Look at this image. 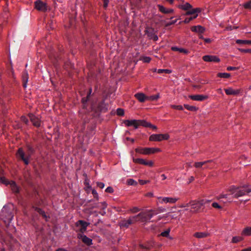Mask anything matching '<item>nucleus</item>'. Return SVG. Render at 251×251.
<instances>
[{
  "label": "nucleus",
  "instance_id": "nucleus-4",
  "mask_svg": "<svg viewBox=\"0 0 251 251\" xmlns=\"http://www.w3.org/2000/svg\"><path fill=\"white\" fill-rule=\"evenodd\" d=\"M136 152L143 154L149 155L160 152L161 151L159 148H142L138 147L135 150Z\"/></svg>",
  "mask_w": 251,
  "mask_h": 251
},
{
  "label": "nucleus",
  "instance_id": "nucleus-46",
  "mask_svg": "<svg viewBox=\"0 0 251 251\" xmlns=\"http://www.w3.org/2000/svg\"><path fill=\"white\" fill-rule=\"evenodd\" d=\"M13 218V215L12 214L11 212H10L8 213L7 218H6V219L4 220V221L6 222V221H8L9 222H10Z\"/></svg>",
  "mask_w": 251,
  "mask_h": 251
},
{
  "label": "nucleus",
  "instance_id": "nucleus-9",
  "mask_svg": "<svg viewBox=\"0 0 251 251\" xmlns=\"http://www.w3.org/2000/svg\"><path fill=\"white\" fill-rule=\"evenodd\" d=\"M138 221L137 219V216H132L129 217L127 220H124L120 223V227H128L132 224Z\"/></svg>",
  "mask_w": 251,
  "mask_h": 251
},
{
  "label": "nucleus",
  "instance_id": "nucleus-48",
  "mask_svg": "<svg viewBox=\"0 0 251 251\" xmlns=\"http://www.w3.org/2000/svg\"><path fill=\"white\" fill-rule=\"evenodd\" d=\"M125 113L124 109L122 108H118L117 109V114L119 116H124Z\"/></svg>",
  "mask_w": 251,
  "mask_h": 251
},
{
  "label": "nucleus",
  "instance_id": "nucleus-55",
  "mask_svg": "<svg viewBox=\"0 0 251 251\" xmlns=\"http://www.w3.org/2000/svg\"><path fill=\"white\" fill-rule=\"evenodd\" d=\"M105 192L109 193H112L114 192V190L112 187L109 186L105 189Z\"/></svg>",
  "mask_w": 251,
  "mask_h": 251
},
{
  "label": "nucleus",
  "instance_id": "nucleus-42",
  "mask_svg": "<svg viewBox=\"0 0 251 251\" xmlns=\"http://www.w3.org/2000/svg\"><path fill=\"white\" fill-rule=\"evenodd\" d=\"M170 106L171 108H172L173 109L178 110H182L183 109V106L181 105H176L172 104V105H171Z\"/></svg>",
  "mask_w": 251,
  "mask_h": 251
},
{
  "label": "nucleus",
  "instance_id": "nucleus-45",
  "mask_svg": "<svg viewBox=\"0 0 251 251\" xmlns=\"http://www.w3.org/2000/svg\"><path fill=\"white\" fill-rule=\"evenodd\" d=\"M127 183L129 185H136L137 183L133 179H129L127 180Z\"/></svg>",
  "mask_w": 251,
  "mask_h": 251
},
{
  "label": "nucleus",
  "instance_id": "nucleus-44",
  "mask_svg": "<svg viewBox=\"0 0 251 251\" xmlns=\"http://www.w3.org/2000/svg\"><path fill=\"white\" fill-rule=\"evenodd\" d=\"M91 93H92V89H91V88H90V89H89V94H88V95H87V97H86V98H82V99L81 101H82V102L83 103H85L87 101L88 99V98H89V97L90 95H91Z\"/></svg>",
  "mask_w": 251,
  "mask_h": 251
},
{
  "label": "nucleus",
  "instance_id": "nucleus-14",
  "mask_svg": "<svg viewBox=\"0 0 251 251\" xmlns=\"http://www.w3.org/2000/svg\"><path fill=\"white\" fill-rule=\"evenodd\" d=\"M77 237L87 246H90L92 244V240L84 234H77Z\"/></svg>",
  "mask_w": 251,
  "mask_h": 251
},
{
  "label": "nucleus",
  "instance_id": "nucleus-1",
  "mask_svg": "<svg viewBox=\"0 0 251 251\" xmlns=\"http://www.w3.org/2000/svg\"><path fill=\"white\" fill-rule=\"evenodd\" d=\"M164 210L165 209L164 208L162 209L159 208L156 210H148L140 213L138 215H136V216H137V219L138 220V221H140L142 222H148L150 221L154 216L157 215L160 212L164 211Z\"/></svg>",
  "mask_w": 251,
  "mask_h": 251
},
{
  "label": "nucleus",
  "instance_id": "nucleus-39",
  "mask_svg": "<svg viewBox=\"0 0 251 251\" xmlns=\"http://www.w3.org/2000/svg\"><path fill=\"white\" fill-rule=\"evenodd\" d=\"M144 123H145L143 124V126H145V127H150L151 128L153 129H157L156 126H155L154 125H151V124H150L149 123H148V122H146L145 121H144Z\"/></svg>",
  "mask_w": 251,
  "mask_h": 251
},
{
  "label": "nucleus",
  "instance_id": "nucleus-41",
  "mask_svg": "<svg viewBox=\"0 0 251 251\" xmlns=\"http://www.w3.org/2000/svg\"><path fill=\"white\" fill-rule=\"evenodd\" d=\"M170 232V229H168L166 230L165 231L162 232L160 234V235L163 237H168L169 236Z\"/></svg>",
  "mask_w": 251,
  "mask_h": 251
},
{
  "label": "nucleus",
  "instance_id": "nucleus-2",
  "mask_svg": "<svg viewBox=\"0 0 251 251\" xmlns=\"http://www.w3.org/2000/svg\"><path fill=\"white\" fill-rule=\"evenodd\" d=\"M229 192L234 198H238L245 195H250L251 193V187L247 186L236 187L231 186L229 189Z\"/></svg>",
  "mask_w": 251,
  "mask_h": 251
},
{
  "label": "nucleus",
  "instance_id": "nucleus-36",
  "mask_svg": "<svg viewBox=\"0 0 251 251\" xmlns=\"http://www.w3.org/2000/svg\"><path fill=\"white\" fill-rule=\"evenodd\" d=\"M184 106L186 109L191 111H196L198 109L196 106L189 105L188 104H184Z\"/></svg>",
  "mask_w": 251,
  "mask_h": 251
},
{
  "label": "nucleus",
  "instance_id": "nucleus-5",
  "mask_svg": "<svg viewBox=\"0 0 251 251\" xmlns=\"http://www.w3.org/2000/svg\"><path fill=\"white\" fill-rule=\"evenodd\" d=\"M210 201L209 200H202L200 201H192L190 202L189 205L191 206V209L194 212H198L204 204Z\"/></svg>",
  "mask_w": 251,
  "mask_h": 251
},
{
  "label": "nucleus",
  "instance_id": "nucleus-31",
  "mask_svg": "<svg viewBox=\"0 0 251 251\" xmlns=\"http://www.w3.org/2000/svg\"><path fill=\"white\" fill-rule=\"evenodd\" d=\"M236 43L238 44L251 45V40H243L238 39L236 41Z\"/></svg>",
  "mask_w": 251,
  "mask_h": 251
},
{
  "label": "nucleus",
  "instance_id": "nucleus-53",
  "mask_svg": "<svg viewBox=\"0 0 251 251\" xmlns=\"http://www.w3.org/2000/svg\"><path fill=\"white\" fill-rule=\"evenodd\" d=\"M131 213H134L140 211V209L137 207H134L130 210Z\"/></svg>",
  "mask_w": 251,
  "mask_h": 251
},
{
  "label": "nucleus",
  "instance_id": "nucleus-29",
  "mask_svg": "<svg viewBox=\"0 0 251 251\" xmlns=\"http://www.w3.org/2000/svg\"><path fill=\"white\" fill-rule=\"evenodd\" d=\"M132 160L133 162H134L135 163H137L141 165H144L146 160L143 158H135L134 157H133Z\"/></svg>",
  "mask_w": 251,
  "mask_h": 251
},
{
  "label": "nucleus",
  "instance_id": "nucleus-15",
  "mask_svg": "<svg viewBox=\"0 0 251 251\" xmlns=\"http://www.w3.org/2000/svg\"><path fill=\"white\" fill-rule=\"evenodd\" d=\"M29 117L30 118L31 122L32 123L33 125L35 126L39 127L40 126L41 122L40 119L38 117H37L32 114H29Z\"/></svg>",
  "mask_w": 251,
  "mask_h": 251
},
{
  "label": "nucleus",
  "instance_id": "nucleus-59",
  "mask_svg": "<svg viewBox=\"0 0 251 251\" xmlns=\"http://www.w3.org/2000/svg\"><path fill=\"white\" fill-rule=\"evenodd\" d=\"M226 70L228 71H234L237 70V68L235 67L229 66L227 67Z\"/></svg>",
  "mask_w": 251,
  "mask_h": 251
},
{
  "label": "nucleus",
  "instance_id": "nucleus-32",
  "mask_svg": "<svg viewBox=\"0 0 251 251\" xmlns=\"http://www.w3.org/2000/svg\"><path fill=\"white\" fill-rule=\"evenodd\" d=\"M160 98L159 94L148 97V100L154 101L157 100Z\"/></svg>",
  "mask_w": 251,
  "mask_h": 251
},
{
  "label": "nucleus",
  "instance_id": "nucleus-60",
  "mask_svg": "<svg viewBox=\"0 0 251 251\" xmlns=\"http://www.w3.org/2000/svg\"><path fill=\"white\" fill-rule=\"evenodd\" d=\"M239 50L244 53L250 52L251 53V49H239Z\"/></svg>",
  "mask_w": 251,
  "mask_h": 251
},
{
  "label": "nucleus",
  "instance_id": "nucleus-64",
  "mask_svg": "<svg viewBox=\"0 0 251 251\" xmlns=\"http://www.w3.org/2000/svg\"><path fill=\"white\" fill-rule=\"evenodd\" d=\"M241 251H251V247H249L248 248L244 249L242 250Z\"/></svg>",
  "mask_w": 251,
  "mask_h": 251
},
{
  "label": "nucleus",
  "instance_id": "nucleus-56",
  "mask_svg": "<svg viewBox=\"0 0 251 251\" xmlns=\"http://www.w3.org/2000/svg\"><path fill=\"white\" fill-rule=\"evenodd\" d=\"M177 20V19H176L175 20H172V21H171V22H170L169 23H167L166 24V26H170V25H172L175 24L176 23Z\"/></svg>",
  "mask_w": 251,
  "mask_h": 251
},
{
  "label": "nucleus",
  "instance_id": "nucleus-35",
  "mask_svg": "<svg viewBox=\"0 0 251 251\" xmlns=\"http://www.w3.org/2000/svg\"><path fill=\"white\" fill-rule=\"evenodd\" d=\"M172 71L171 70L169 69H158L157 73L158 74H163L165 73L167 74H170L172 73Z\"/></svg>",
  "mask_w": 251,
  "mask_h": 251
},
{
  "label": "nucleus",
  "instance_id": "nucleus-54",
  "mask_svg": "<svg viewBox=\"0 0 251 251\" xmlns=\"http://www.w3.org/2000/svg\"><path fill=\"white\" fill-rule=\"evenodd\" d=\"M21 121L25 123V124H27L28 122V119L25 116H22L21 118Z\"/></svg>",
  "mask_w": 251,
  "mask_h": 251
},
{
  "label": "nucleus",
  "instance_id": "nucleus-63",
  "mask_svg": "<svg viewBox=\"0 0 251 251\" xmlns=\"http://www.w3.org/2000/svg\"><path fill=\"white\" fill-rule=\"evenodd\" d=\"M204 41L206 43H210L212 41L211 39L210 38H204Z\"/></svg>",
  "mask_w": 251,
  "mask_h": 251
},
{
  "label": "nucleus",
  "instance_id": "nucleus-47",
  "mask_svg": "<svg viewBox=\"0 0 251 251\" xmlns=\"http://www.w3.org/2000/svg\"><path fill=\"white\" fill-rule=\"evenodd\" d=\"M140 246L142 248L146 249H149L151 247H152L153 244L152 243H151L145 245H144L142 244V245H140Z\"/></svg>",
  "mask_w": 251,
  "mask_h": 251
},
{
  "label": "nucleus",
  "instance_id": "nucleus-52",
  "mask_svg": "<svg viewBox=\"0 0 251 251\" xmlns=\"http://www.w3.org/2000/svg\"><path fill=\"white\" fill-rule=\"evenodd\" d=\"M244 7L246 9H251V2L250 1L244 4Z\"/></svg>",
  "mask_w": 251,
  "mask_h": 251
},
{
  "label": "nucleus",
  "instance_id": "nucleus-17",
  "mask_svg": "<svg viewBox=\"0 0 251 251\" xmlns=\"http://www.w3.org/2000/svg\"><path fill=\"white\" fill-rule=\"evenodd\" d=\"M189 98L193 100L201 101L207 99L208 98V97L207 96H204L203 95H191L189 96Z\"/></svg>",
  "mask_w": 251,
  "mask_h": 251
},
{
  "label": "nucleus",
  "instance_id": "nucleus-23",
  "mask_svg": "<svg viewBox=\"0 0 251 251\" xmlns=\"http://www.w3.org/2000/svg\"><path fill=\"white\" fill-rule=\"evenodd\" d=\"M201 11H202L201 8L198 7V8H196L194 9H192L189 11H188L186 13V15H193V16H194V15H196V14H198L199 13H201Z\"/></svg>",
  "mask_w": 251,
  "mask_h": 251
},
{
  "label": "nucleus",
  "instance_id": "nucleus-8",
  "mask_svg": "<svg viewBox=\"0 0 251 251\" xmlns=\"http://www.w3.org/2000/svg\"><path fill=\"white\" fill-rule=\"evenodd\" d=\"M213 163L212 160H207L202 162H196L194 164V166L197 168H202L203 166H204L203 169H212L214 167L213 164H210Z\"/></svg>",
  "mask_w": 251,
  "mask_h": 251
},
{
  "label": "nucleus",
  "instance_id": "nucleus-49",
  "mask_svg": "<svg viewBox=\"0 0 251 251\" xmlns=\"http://www.w3.org/2000/svg\"><path fill=\"white\" fill-rule=\"evenodd\" d=\"M154 163L151 160L147 161L145 160V164L144 165L148 166L149 167H152L153 166Z\"/></svg>",
  "mask_w": 251,
  "mask_h": 251
},
{
  "label": "nucleus",
  "instance_id": "nucleus-38",
  "mask_svg": "<svg viewBox=\"0 0 251 251\" xmlns=\"http://www.w3.org/2000/svg\"><path fill=\"white\" fill-rule=\"evenodd\" d=\"M243 238L240 236H234L233 237L232 239V243H237L240 241L243 240Z\"/></svg>",
  "mask_w": 251,
  "mask_h": 251
},
{
  "label": "nucleus",
  "instance_id": "nucleus-58",
  "mask_svg": "<svg viewBox=\"0 0 251 251\" xmlns=\"http://www.w3.org/2000/svg\"><path fill=\"white\" fill-rule=\"evenodd\" d=\"M92 193L93 194L94 198H95L96 199L98 198V197H99L98 194L95 189L92 190Z\"/></svg>",
  "mask_w": 251,
  "mask_h": 251
},
{
  "label": "nucleus",
  "instance_id": "nucleus-19",
  "mask_svg": "<svg viewBox=\"0 0 251 251\" xmlns=\"http://www.w3.org/2000/svg\"><path fill=\"white\" fill-rule=\"evenodd\" d=\"M157 7H158L159 10L162 13L169 14L174 12V10L172 8H166L161 4H158Z\"/></svg>",
  "mask_w": 251,
  "mask_h": 251
},
{
  "label": "nucleus",
  "instance_id": "nucleus-21",
  "mask_svg": "<svg viewBox=\"0 0 251 251\" xmlns=\"http://www.w3.org/2000/svg\"><path fill=\"white\" fill-rule=\"evenodd\" d=\"M22 77L23 87L25 88L27 86V83L28 80V74L26 70L23 72Z\"/></svg>",
  "mask_w": 251,
  "mask_h": 251
},
{
  "label": "nucleus",
  "instance_id": "nucleus-30",
  "mask_svg": "<svg viewBox=\"0 0 251 251\" xmlns=\"http://www.w3.org/2000/svg\"><path fill=\"white\" fill-rule=\"evenodd\" d=\"M217 76L221 78H227L230 76V74L226 73H219L217 74Z\"/></svg>",
  "mask_w": 251,
  "mask_h": 251
},
{
  "label": "nucleus",
  "instance_id": "nucleus-33",
  "mask_svg": "<svg viewBox=\"0 0 251 251\" xmlns=\"http://www.w3.org/2000/svg\"><path fill=\"white\" fill-rule=\"evenodd\" d=\"M198 16V14H196V15H195L193 16H191L190 17L186 18L184 20L183 22L186 24L189 23L192 20L196 19Z\"/></svg>",
  "mask_w": 251,
  "mask_h": 251
},
{
  "label": "nucleus",
  "instance_id": "nucleus-43",
  "mask_svg": "<svg viewBox=\"0 0 251 251\" xmlns=\"http://www.w3.org/2000/svg\"><path fill=\"white\" fill-rule=\"evenodd\" d=\"M141 60L144 63H149L151 60V58L149 56H143Z\"/></svg>",
  "mask_w": 251,
  "mask_h": 251
},
{
  "label": "nucleus",
  "instance_id": "nucleus-27",
  "mask_svg": "<svg viewBox=\"0 0 251 251\" xmlns=\"http://www.w3.org/2000/svg\"><path fill=\"white\" fill-rule=\"evenodd\" d=\"M208 234L206 232H196L194 234V236L198 238H202L207 237Z\"/></svg>",
  "mask_w": 251,
  "mask_h": 251
},
{
  "label": "nucleus",
  "instance_id": "nucleus-22",
  "mask_svg": "<svg viewBox=\"0 0 251 251\" xmlns=\"http://www.w3.org/2000/svg\"><path fill=\"white\" fill-rule=\"evenodd\" d=\"M225 91L227 95H237L240 93L239 90H234L231 87L225 89Z\"/></svg>",
  "mask_w": 251,
  "mask_h": 251
},
{
  "label": "nucleus",
  "instance_id": "nucleus-10",
  "mask_svg": "<svg viewBox=\"0 0 251 251\" xmlns=\"http://www.w3.org/2000/svg\"><path fill=\"white\" fill-rule=\"evenodd\" d=\"M89 223L83 220H78L75 223V226L79 228L80 234H84L87 229V226L89 225Z\"/></svg>",
  "mask_w": 251,
  "mask_h": 251
},
{
  "label": "nucleus",
  "instance_id": "nucleus-6",
  "mask_svg": "<svg viewBox=\"0 0 251 251\" xmlns=\"http://www.w3.org/2000/svg\"><path fill=\"white\" fill-rule=\"evenodd\" d=\"M170 137L168 133L166 134H153L149 137L150 141L160 142L162 140H167Z\"/></svg>",
  "mask_w": 251,
  "mask_h": 251
},
{
  "label": "nucleus",
  "instance_id": "nucleus-34",
  "mask_svg": "<svg viewBox=\"0 0 251 251\" xmlns=\"http://www.w3.org/2000/svg\"><path fill=\"white\" fill-rule=\"evenodd\" d=\"M35 210L38 213H39L40 214L42 215V216L45 218V219L47 218V216L45 212L44 211H43L42 209L36 207L35 208Z\"/></svg>",
  "mask_w": 251,
  "mask_h": 251
},
{
  "label": "nucleus",
  "instance_id": "nucleus-40",
  "mask_svg": "<svg viewBox=\"0 0 251 251\" xmlns=\"http://www.w3.org/2000/svg\"><path fill=\"white\" fill-rule=\"evenodd\" d=\"M0 180H1V182L2 183L5 184L6 185H10V183L11 182V181L8 180V179H7L4 177H1L0 178Z\"/></svg>",
  "mask_w": 251,
  "mask_h": 251
},
{
  "label": "nucleus",
  "instance_id": "nucleus-12",
  "mask_svg": "<svg viewBox=\"0 0 251 251\" xmlns=\"http://www.w3.org/2000/svg\"><path fill=\"white\" fill-rule=\"evenodd\" d=\"M35 8L41 11H46L47 10V6L46 3L41 0H37L34 2Z\"/></svg>",
  "mask_w": 251,
  "mask_h": 251
},
{
  "label": "nucleus",
  "instance_id": "nucleus-37",
  "mask_svg": "<svg viewBox=\"0 0 251 251\" xmlns=\"http://www.w3.org/2000/svg\"><path fill=\"white\" fill-rule=\"evenodd\" d=\"M180 7L184 10H187L191 8L192 7V5L190 3L187 2L185 4L180 6Z\"/></svg>",
  "mask_w": 251,
  "mask_h": 251
},
{
  "label": "nucleus",
  "instance_id": "nucleus-20",
  "mask_svg": "<svg viewBox=\"0 0 251 251\" xmlns=\"http://www.w3.org/2000/svg\"><path fill=\"white\" fill-rule=\"evenodd\" d=\"M228 194H221L217 197V199L220 200L224 203H226L231 201V199L229 198Z\"/></svg>",
  "mask_w": 251,
  "mask_h": 251
},
{
  "label": "nucleus",
  "instance_id": "nucleus-51",
  "mask_svg": "<svg viewBox=\"0 0 251 251\" xmlns=\"http://www.w3.org/2000/svg\"><path fill=\"white\" fill-rule=\"evenodd\" d=\"M212 205L213 207H214L215 208H218V209L222 208V206L218 203L216 202H213L212 204Z\"/></svg>",
  "mask_w": 251,
  "mask_h": 251
},
{
  "label": "nucleus",
  "instance_id": "nucleus-61",
  "mask_svg": "<svg viewBox=\"0 0 251 251\" xmlns=\"http://www.w3.org/2000/svg\"><path fill=\"white\" fill-rule=\"evenodd\" d=\"M97 186L100 187V188H103L104 187V184L103 182H98L97 183Z\"/></svg>",
  "mask_w": 251,
  "mask_h": 251
},
{
  "label": "nucleus",
  "instance_id": "nucleus-13",
  "mask_svg": "<svg viewBox=\"0 0 251 251\" xmlns=\"http://www.w3.org/2000/svg\"><path fill=\"white\" fill-rule=\"evenodd\" d=\"M202 59L205 62L217 63L220 61L219 57L216 55H206L202 56Z\"/></svg>",
  "mask_w": 251,
  "mask_h": 251
},
{
  "label": "nucleus",
  "instance_id": "nucleus-3",
  "mask_svg": "<svg viewBox=\"0 0 251 251\" xmlns=\"http://www.w3.org/2000/svg\"><path fill=\"white\" fill-rule=\"evenodd\" d=\"M27 155H25V153L22 148L18 149L17 152V156L20 158L25 163V165L29 164V159L31 155L34 153V150L33 148L30 145H26Z\"/></svg>",
  "mask_w": 251,
  "mask_h": 251
},
{
  "label": "nucleus",
  "instance_id": "nucleus-26",
  "mask_svg": "<svg viewBox=\"0 0 251 251\" xmlns=\"http://www.w3.org/2000/svg\"><path fill=\"white\" fill-rule=\"evenodd\" d=\"M171 49L173 51H178L179 52H182L185 54H187L188 53V50L183 48H179L176 47H172Z\"/></svg>",
  "mask_w": 251,
  "mask_h": 251
},
{
  "label": "nucleus",
  "instance_id": "nucleus-7",
  "mask_svg": "<svg viewBox=\"0 0 251 251\" xmlns=\"http://www.w3.org/2000/svg\"><path fill=\"white\" fill-rule=\"evenodd\" d=\"M124 123L127 126H133L135 129H137L140 126H143L144 120H126L124 121Z\"/></svg>",
  "mask_w": 251,
  "mask_h": 251
},
{
  "label": "nucleus",
  "instance_id": "nucleus-50",
  "mask_svg": "<svg viewBox=\"0 0 251 251\" xmlns=\"http://www.w3.org/2000/svg\"><path fill=\"white\" fill-rule=\"evenodd\" d=\"M158 200V201L161 204H163L164 203H166V197H159L157 198Z\"/></svg>",
  "mask_w": 251,
  "mask_h": 251
},
{
  "label": "nucleus",
  "instance_id": "nucleus-11",
  "mask_svg": "<svg viewBox=\"0 0 251 251\" xmlns=\"http://www.w3.org/2000/svg\"><path fill=\"white\" fill-rule=\"evenodd\" d=\"M145 32L150 39L153 40L154 41L158 39L156 31L154 30V28L152 27H147Z\"/></svg>",
  "mask_w": 251,
  "mask_h": 251
},
{
  "label": "nucleus",
  "instance_id": "nucleus-28",
  "mask_svg": "<svg viewBox=\"0 0 251 251\" xmlns=\"http://www.w3.org/2000/svg\"><path fill=\"white\" fill-rule=\"evenodd\" d=\"M178 200V198H171V197H166V203H175Z\"/></svg>",
  "mask_w": 251,
  "mask_h": 251
},
{
  "label": "nucleus",
  "instance_id": "nucleus-62",
  "mask_svg": "<svg viewBox=\"0 0 251 251\" xmlns=\"http://www.w3.org/2000/svg\"><path fill=\"white\" fill-rule=\"evenodd\" d=\"M145 196L148 197H153V194L152 192H148L147 194H146Z\"/></svg>",
  "mask_w": 251,
  "mask_h": 251
},
{
  "label": "nucleus",
  "instance_id": "nucleus-16",
  "mask_svg": "<svg viewBox=\"0 0 251 251\" xmlns=\"http://www.w3.org/2000/svg\"><path fill=\"white\" fill-rule=\"evenodd\" d=\"M191 30L192 32H196L198 33H203L205 31V28L201 25H194L191 27Z\"/></svg>",
  "mask_w": 251,
  "mask_h": 251
},
{
  "label": "nucleus",
  "instance_id": "nucleus-25",
  "mask_svg": "<svg viewBox=\"0 0 251 251\" xmlns=\"http://www.w3.org/2000/svg\"><path fill=\"white\" fill-rule=\"evenodd\" d=\"M9 186L13 193H17L19 192V188L14 181H11Z\"/></svg>",
  "mask_w": 251,
  "mask_h": 251
},
{
  "label": "nucleus",
  "instance_id": "nucleus-57",
  "mask_svg": "<svg viewBox=\"0 0 251 251\" xmlns=\"http://www.w3.org/2000/svg\"><path fill=\"white\" fill-rule=\"evenodd\" d=\"M102 0L103 1V6L105 9H106L108 6L109 0Z\"/></svg>",
  "mask_w": 251,
  "mask_h": 251
},
{
  "label": "nucleus",
  "instance_id": "nucleus-24",
  "mask_svg": "<svg viewBox=\"0 0 251 251\" xmlns=\"http://www.w3.org/2000/svg\"><path fill=\"white\" fill-rule=\"evenodd\" d=\"M241 235L245 236H251V226H247L243 229Z\"/></svg>",
  "mask_w": 251,
  "mask_h": 251
},
{
  "label": "nucleus",
  "instance_id": "nucleus-18",
  "mask_svg": "<svg viewBox=\"0 0 251 251\" xmlns=\"http://www.w3.org/2000/svg\"><path fill=\"white\" fill-rule=\"evenodd\" d=\"M134 97L138 100L140 102H144L146 100H148V97L146 96L143 93H137L134 95Z\"/></svg>",
  "mask_w": 251,
  "mask_h": 251
}]
</instances>
